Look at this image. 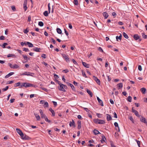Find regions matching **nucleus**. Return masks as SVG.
Wrapping results in <instances>:
<instances>
[{
    "mask_svg": "<svg viewBox=\"0 0 147 147\" xmlns=\"http://www.w3.org/2000/svg\"><path fill=\"white\" fill-rule=\"evenodd\" d=\"M94 122L96 124H103L105 123V121L103 120L98 119H94L93 120Z\"/></svg>",
    "mask_w": 147,
    "mask_h": 147,
    "instance_id": "obj_1",
    "label": "nucleus"
},
{
    "mask_svg": "<svg viewBox=\"0 0 147 147\" xmlns=\"http://www.w3.org/2000/svg\"><path fill=\"white\" fill-rule=\"evenodd\" d=\"M67 86L66 85H64L62 84H59V90L63 92H65V90L64 88L66 89Z\"/></svg>",
    "mask_w": 147,
    "mask_h": 147,
    "instance_id": "obj_2",
    "label": "nucleus"
},
{
    "mask_svg": "<svg viewBox=\"0 0 147 147\" xmlns=\"http://www.w3.org/2000/svg\"><path fill=\"white\" fill-rule=\"evenodd\" d=\"M34 75L33 73L27 71L24 72L22 74V75H26L28 76H33Z\"/></svg>",
    "mask_w": 147,
    "mask_h": 147,
    "instance_id": "obj_3",
    "label": "nucleus"
},
{
    "mask_svg": "<svg viewBox=\"0 0 147 147\" xmlns=\"http://www.w3.org/2000/svg\"><path fill=\"white\" fill-rule=\"evenodd\" d=\"M62 55L63 57L65 59L66 62H68L69 61V58L68 57V55L65 54H62Z\"/></svg>",
    "mask_w": 147,
    "mask_h": 147,
    "instance_id": "obj_4",
    "label": "nucleus"
},
{
    "mask_svg": "<svg viewBox=\"0 0 147 147\" xmlns=\"http://www.w3.org/2000/svg\"><path fill=\"white\" fill-rule=\"evenodd\" d=\"M16 131L17 132L19 135L22 137H23L24 136V134L22 131L19 129H16Z\"/></svg>",
    "mask_w": 147,
    "mask_h": 147,
    "instance_id": "obj_5",
    "label": "nucleus"
},
{
    "mask_svg": "<svg viewBox=\"0 0 147 147\" xmlns=\"http://www.w3.org/2000/svg\"><path fill=\"white\" fill-rule=\"evenodd\" d=\"M140 120L141 122L146 123L147 122L146 119L143 117L140 116Z\"/></svg>",
    "mask_w": 147,
    "mask_h": 147,
    "instance_id": "obj_6",
    "label": "nucleus"
},
{
    "mask_svg": "<svg viewBox=\"0 0 147 147\" xmlns=\"http://www.w3.org/2000/svg\"><path fill=\"white\" fill-rule=\"evenodd\" d=\"M27 0H25L23 4V8L25 11H26L27 9Z\"/></svg>",
    "mask_w": 147,
    "mask_h": 147,
    "instance_id": "obj_7",
    "label": "nucleus"
},
{
    "mask_svg": "<svg viewBox=\"0 0 147 147\" xmlns=\"http://www.w3.org/2000/svg\"><path fill=\"white\" fill-rule=\"evenodd\" d=\"M132 112L134 113L136 116L139 117H140V115L138 114V112L136 110L134 109L133 108H132Z\"/></svg>",
    "mask_w": 147,
    "mask_h": 147,
    "instance_id": "obj_8",
    "label": "nucleus"
},
{
    "mask_svg": "<svg viewBox=\"0 0 147 147\" xmlns=\"http://www.w3.org/2000/svg\"><path fill=\"white\" fill-rule=\"evenodd\" d=\"M93 79L97 82V83L98 85H100V81L99 79H98L97 77L94 76L93 77Z\"/></svg>",
    "mask_w": 147,
    "mask_h": 147,
    "instance_id": "obj_9",
    "label": "nucleus"
},
{
    "mask_svg": "<svg viewBox=\"0 0 147 147\" xmlns=\"http://www.w3.org/2000/svg\"><path fill=\"white\" fill-rule=\"evenodd\" d=\"M24 87H25V88L30 87L33 86L32 84L27 82L24 83Z\"/></svg>",
    "mask_w": 147,
    "mask_h": 147,
    "instance_id": "obj_10",
    "label": "nucleus"
},
{
    "mask_svg": "<svg viewBox=\"0 0 147 147\" xmlns=\"http://www.w3.org/2000/svg\"><path fill=\"white\" fill-rule=\"evenodd\" d=\"M97 99L99 104L102 106H103V102L98 97H97Z\"/></svg>",
    "mask_w": 147,
    "mask_h": 147,
    "instance_id": "obj_11",
    "label": "nucleus"
},
{
    "mask_svg": "<svg viewBox=\"0 0 147 147\" xmlns=\"http://www.w3.org/2000/svg\"><path fill=\"white\" fill-rule=\"evenodd\" d=\"M39 111L40 113L41 116L42 118H44L46 117V116L43 114L42 111L41 109H40L39 110Z\"/></svg>",
    "mask_w": 147,
    "mask_h": 147,
    "instance_id": "obj_12",
    "label": "nucleus"
},
{
    "mask_svg": "<svg viewBox=\"0 0 147 147\" xmlns=\"http://www.w3.org/2000/svg\"><path fill=\"white\" fill-rule=\"evenodd\" d=\"M114 125L115 127H117L118 128V130L117 129V128L116 129V130H117L119 132L120 131V129L119 127L118 123L117 122H115L114 123Z\"/></svg>",
    "mask_w": 147,
    "mask_h": 147,
    "instance_id": "obj_13",
    "label": "nucleus"
},
{
    "mask_svg": "<svg viewBox=\"0 0 147 147\" xmlns=\"http://www.w3.org/2000/svg\"><path fill=\"white\" fill-rule=\"evenodd\" d=\"M106 116L107 120L108 121H109L112 120V118L109 115L107 114H106Z\"/></svg>",
    "mask_w": 147,
    "mask_h": 147,
    "instance_id": "obj_14",
    "label": "nucleus"
},
{
    "mask_svg": "<svg viewBox=\"0 0 147 147\" xmlns=\"http://www.w3.org/2000/svg\"><path fill=\"white\" fill-rule=\"evenodd\" d=\"M14 73L13 72H11L9 73L7 75L5 76V78H7L9 77L10 76L13 75Z\"/></svg>",
    "mask_w": 147,
    "mask_h": 147,
    "instance_id": "obj_15",
    "label": "nucleus"
},
{
    "mask_svg": "<svg viewBox=\"0 0 147 147\" xmlns=\"http://www.w3.org/2000/svg\"><path fill=\"white\" fill-rule=\"evenodd\" d=\"M67 84L68 86H69L71 87L72 90H75V89L74 87L72 84L69 83H67Z\"/></svg>",
    "mask_w": 147,
    "mask_h": 147,
    "instance_id": "obj_16",
    "label": "nucleus"
},
{
    "mask_svg": "<svg viewBox=\"0 0 147 147\" xmlns=\"http://www.w3.org/2000/svg\"><path fill=\"white\" fill-rule=\"evenodd\" d=\"M82 64L86 68H89L90 67L89 65L85 62H82Z\"/></svg>",
    "mask_w": 147,
    "mask_h": 147,
    "instance_id": "obj_17",
    "label": "nucleus"
},
{
    "mask_svg": "<svg viewBox=\"0 0 147 147\" xmlns=\"http://www.w3.org/2000/svg\"><path fill=\"white\" fill-rule=\"evenodd\" d=\"M78 129H80L81 128V122L80 120H79L78 121Z\"/></svg>",
    "mask_w": 147,
    "mask_h": 147,
    "instance_id": "obj_18",
    "label": "nucleus"
},
{
    "mask_svg": "<svg viewBox=\"0 0 147 147\" xmlns=\"http://www.w3.org/2000/svg\"><path fill=\"white\" fill-rule=\"evenodd\" d=\"M49 110L52 113V116H55V113L54 111L51 108H49Z\"/></svg>",
    "mask_w": 147,
    "mask_h": 147,
    "instance_id": "obj_19",
    "label": "nucleus"
},
{
    "mask_svg": "<svg viewBox=\"0 0 147 147\" xmlns=\"http://www.w3.org/2000/svg\"><path fill=\"white\" fill-rule=\"evenodd\" d=\"M74 124L75 123L74 121V120L73 119H72V121H70L69 122V126L70 127H71L72 126H75Z\"/></svg>",
    "mask_w": 147,
    "mask_h": 147,
    "instance_id": "obj_20",
    "label": "nucleus"
},
{
    "mask_svg": "<svg viewBox=\"0 0 147 147\" xmlns=\"http://www.w3.org/2000/svg\"><path fill=\"white\" fill-rule=\"evenodd\" d=\"M117 86L118 87V89H119L121 88H122L123 87V85L122 83H121L117 84Z\"/></svg>",
    "mask_w": 147,
    "mask_h": 147,
    "instance_id": "obj_21",
    "label": "nucleus"
},
{
    "mask_svg": "<svg viewBox=\"0 0 147 147\" xmlns=\"http://www.w3.org/2000/svg\"><path fill=\"white\" fill-rule=\"evenodd\" d=\"M103 15L105 17V19H107L109 15L106 12H104L103 13Z\"/></svg>",
    "mask_w": 147,
    "mask_h": 147,
    "instance_id": "obj_22",
    "label": "nucleus"
},
{
    "mask_svg": "<svg viewBox=\"0 0 147 147\" xmlns=\"http://www.w3.org/2000/svg\"><path fill=\"white\" fill-rule=\"evenodd\" d=\"M140 90L143 94H144L146 92V89L144 88H143L140 89Z\"/></svg>",
    "mask_w": 147,
    "mask_h": 147,
    "instance_id": "obj_23",
    "label": "nucleus"
},
{
    "mask_svg": "<svg viewBox=\"0 0 147 147\" xmlns=\"http://www.w3.org/2000/svg\"><path fill=\"white\" fill-rule=\"evenodd\" d=\"M93 132L94 134L96 135L100 134V133L98 130L96 129H94V130Z\"/></svg>",
    "mask_w": 147,
    "mask_h": 147,
    "instance_id": "obj_24",
    "label": "nucleus"
},
{
    "mask_svg": "<svg viewBox=\"0 0 147 147\" xmlns=\"http://www.w3.org/2000/svg\"><path fill=\"white\" fill-rule=\"evenodd\" d=\"M102 139L100 140V142L101 143H103L105 142V140H106V139L104 136H102Z\"/></svg>",
    "mask_w": 147,
    "mask_h": 147,
    "instance_id": "obj_25",
    "label": "nucleus"
},
{
    "mask_svg": "<svg viewBox=\"0 0 147 147\" xmlns=\"http://www.w3.org/2000/svg\"><path fill=\"white\" fill-rule=\"evenodd\" d=\"M134 38L135 40H137L139 38V36L137 34H135L134 36Z\"/></svg>",
    "mask_w": 147,
    "mask_h": 147,
    "instance_id": "obj_26",
    "label": "nucleus"
},
{
    "mask_svg": "<svg viewBox=\"0 0 147 147\" xmlns=\"http://www.w3.org/2000/svg\"><path fill=\"white\" fill-rule=\"evenodd\" d=\"M16 57V56L14 54H9L7 55V57Z\"/></svg>",
    "mask_w": 147,
    "mask_h": 147,
    "instance_id": "obj_27",
    "label": "nucleus"
},
{
    "mask_svg": "<svg viewBox=\"0 0 147 147\" xmlns=\"http://www.w3.org/2000/svg\"><path fill=\"white\" fill-rule=\"evenodd\" d=\"M87 92L90 95V96L92 97V92L88 90H87Z\"/></svg>",
    "mask_w": 147,
    "mask_h": 147,
    "instance_id": "obj_28",
    "label": "nucleus"
},
{
    "mask_svg": "<svg viewBox=\"0 0 147 147\" xmlns=\"http://www.w3.org/2000/svg\"><path fill=\"white\" fill-rule=\"evenodd\" d=\"M43 106L45 108L48 107L49 106L48 103L47 102H45Z\"/></svg>",
    "mask_w": 147,
    "mask_h": 147,
    "instance_id": "obj_29",
    "label": "nucleus"
},
{
    "mask_svg": "<svg viewBox=\"0 0 147 147\" xmlns=\"http://www.w3.org/2000/svg\"><path fill=\"white\" fill-rule=\"evenodd\" d=\"M13 69L20 68V66L16 64H15L13 65Z\"/></svg>",
    "mask_w": 147,
    "mask_h": 147,
    "instance_id": "obj_30",
    "label": "nucleus"
},
{
    "mask_svg": "<svg viewBox=\"0 0 147 147\" xmlns=\"http://www.w3.org/2000/svg\"><path fill=\"white\" fill-rule=\"evenodd\" d=\"M27 44L28 45L29 47H33V45L32 43L28 42H27Z\"/></svg>",
    "mask_w": 147,
    "mask_h": 147,
    "instance_id": "obj_31",
    "label": "nucleus"
},
{
    "mask_svg": "<svg viewBox=\"0 0 147 147\" xmlns=\"http://www.w3.org/2000/svg\"><path fill=\"white\" fill-rule=\"evenodd\" d=\"M57 32L59 34H61L62 33L61 30L59 28H57Z\"/></svg>",
    "mask_w": 147,
    "mask_h": 147,
    "instance_id": "obj_32",
    "label": "nucleus"
},
{
    "mask_svg": "<svg viewBox=\"0 0 147 147\" xmlns=\"http://www.w3.org/2000/svg\"><path fill=\"white\" fill-rule=\"evenodd\" d=\"M142 36L143 38L144 39L147 38V35L145 34V33H142Z\"/></svg>",
    "mask_w": 147,
    "mask_h": 147,
    "instance_id": "obj_33",
    "label": "nucleus"
},
{
    "mask_svg": "<svg viewBox=\"0 0 147 147\" xmlns=\"http://www.w3.org/2000/svg\"><path fill=\"white\" fill-rule=\"evenodd\" d=\"M38 25L40 26H43L44 24L42 22H39L38 23Z\"/></svg>",
    "mask_w": 147,
    "mask_h": 147,
    "instance_id": "obj_34",
    "label": "nucleus"
},
{
    "mask_svg": "<svg viewBox=\"0 0 147 147\" xmlns=\"http://www.w3.org/2000/svg\"><path fill=\"white\" fill-rule=\"evenodd\" d=\"M122 37L121 35V34L119 36H116V39L117 41H118V39H119L120 40L121 39Z\"/></svg>",
    "mask_w": 147,
    "mask_h": 147,
    "instance_id": "obj_35",
    "label": "nucleus"
},
{
    "mask_svg": "<svg viewBox=\"0 0 147 147\" xmlns=\"http://www.w3.org/2000/svg\"><path fill=\"white\" fill-rule=\"evenodd\" d=\"M123 35L124 37H125V38L127 39L128 38V35H127V34L125 33V32H123Z\"/></svg>",
    "mask_w": 147,
    "mask_h": 147,
    "instance_id": "obj_36",
    "label": "nucleus"
},
{
    "mask_svg": "<svg viewBox=\"0 0 147 147\" xmlns=\"http://www.w3.org/2000/svg\"><path fill=\"white\" fill-rule=\"evenodd\" d=\"M44 15L45 16H48V12L47 11H45L43 13Z\"/></svg>",
    "mask_w": 147,
    "mask_h": 147,
    "instance_id": "obj_37",
    "label": "nucleus"
},
{
    "mask_svg": "<svg viewBox=\"0 0 147 147\" xmlns=\"http://www.w3.org/2000/svg\"><path fill=\"white\" fill-rule=\"evenodd\" d=\"M21 84V83L20 82H18L15 84V87L20 86Z\"/></svg>",
    "mask_w": 147,
    "mask_h": 147,
    "instance_id": "obj_38",
    "label": "nucleus"
},
{
    "mask_svg": "<svg viewBox=\"0 0 147 147\" xmlns=\"http://www.w3.org/2000/svg\"><path fill=\"white\" fill-rule=\"evenodd\" d=\"M82 75L84 77H85L86 78H87V76H86L85 72H84L83 70L82 71Z\"/></svg>",
    "mask_w": 147,
    "mask_h": 147,
    "instance_id": "obj_39",
    "label": "nucleus"
},
{
    "mask_svg": "<svg viewBox=\"0 0 147 147\" xmlns=\"http://www.w3.org/2000/svg\"><path fill=\"white\" fill-rule=\"evenodd\" d=\"M131 97L130 96H129L127 98V100L129 102H131Z\"/></svg>",
    "mask_w": 147,
    "mask_h": 147,
    "instance_id": "obj_40",
    "label": "nucleus"
},
{
    "mask_svg": "<svg viewBox=\"0 0 147 147\" xmlns=\"http://www.w3.org/2000/svg\"><path fill=\"white\" fill-rule=\"evenodd\" d=\"M44 119H45V121H46L47 122H49V123L51 121L48 119V118H47V117H46L44 118Z\"/></svg>",
    "mask_w": 147,
    "mask_h": 147,
    "instance_id": "obj_41",
    "label": "nucleus"
},
{
    "mask_svg": "<svg viewBox=\"0 0 147 147\" xmlns=\"http://www.w3.org/2000/svg\"><path fill=\"white\" fill-rule=\"evenodd\" d=\"M74 4L76 5H78V2L77 0H74Z\"/></svg>",
    "mask_w": 147,
    "mask_h": 147,
    "instance_id": "obj_42",
    "label": "nucleus"
},
{
    "mask_svg": "<svg viewBox=\"0 0 147 147\" xmlns=\"http://www.w3.org/2000/svg\"><path fill=\"white\" fill-rule=\"evenodd\" d=\"M7 43H4L3 45L2 46V47L3 48H5V46L7 45Z\"/></svg>",
    "mask_w": 147,
    "mask_h": 147,
    "instance_id": "obj_43",
    "label": "nucleus"
},
{
    "mask_svg": "<svg viewBox=\"0 0 147 147\" xmlns=\"http://www.w3.org/2000/svg\"><path fill=\"white\" fill-rule=\"evenodd\" d=\"M129 119L133 123H134V121L132 117H130Z\"/></svg>",
    "mask_w": 147,
    "mask_h": 147,
    "instance_id": "obj_44",
    "label": "nucleus"
},
{
    "mask_svg": "<svg viewBox=\"0 0 147 147\" xmlns=\"http://www.w3.org/2000/svg\"><path fill=\"white\" fill-rule=\"evenodd\" d=\"M23 50L25 52H29V50L28 48H24Z\"/></svg>",
    "mask_w": 147,
    "mask_h": 147,
    "instance_id": "obj_45",
    "label": "nucleus"
},
{
    "mask_svg": "<svg viewBox=\"0 0 147 147\" xmlns=\"http://www.w3.org/2000/svg\"><path fill=\"white\" fill-rule=\"evenodd\" d=\"M9 87L8 86H6L5 88H4L3 89V91H6L8 89Z\"/></svg>",
    "mask_w": 147,
    "mask_h": 147,
    "instance_id": "obj_46",
    "label": "nucleus"
},
{
    "mask_svg": "<svg viewBox=\"0 0 147 147\" xmlns=\"http://www.w3.org/2000/svg\"><path fill=\"white\" fill-rule=\"evenodd\" d=\"M8 65L11 68L13 69V65L11 63H9Z\"/></svg>",
    "mask_w": 147,
    "mask_h": 147,
    "instance_id": "obj_47",
    "label": "nucleus"
},
{
    "mask_svg": "<svg viewBox=\"0 0 147 147\" xmlns=\"http://www.w3.org/2000/svg\"><path fill=\"white\" fill-rule=\"evenodd\" d=\"M23 87H24V83H22L20 85L19 88H21Z\"/></svg>",
    "mask_w": 147,
    "mask_h": 147,
    "instance_id": "obj_48",
    "label": "nucleus"
},
{
    "mask_svg": "<svg viewBox=\"0 0 147 147\" xmlns=\"http://www.w3.org/2000/svg\"><path fill=\"white\" fill-rule=\"evenodd\" d=\"M138 69L140 71L142 70V67L140 65H139L138 66Z\"/></svg>",
    "mask_w": 147,
    "mask_h": 147,
    "instance_id": "obj_49",
    "label": "nucleus"
},
{
    "mask_svg": "<svg viewBox=\"0 0 147 147\" xmlns=\"http://www.w3.org/2000/svg\"><path fill=\"white\" fill-rule=\"evenodd\" d=\"M113 114L114 115V117L116 118H117V114L115 112H114V113Z\"/></svg>",
    "mask_w": 147,
    "mask_h": 147,
    "instance_id": "obj_50",
    "label": "nucleus"
},
{
    "mask_svg": "<svg viewBox=\"0 0 147 147\" xmlns=\"http://www.w3.org/2000/svg\"><path fill=\"white\" fill-rule=\"evenodd\" d=\"M5 37L3 36H0V40H4Z\"/></svg>",
    "mask_w": 147,
    "mask_h": 147,
    "instance_id": "obj_51",
    "label": "nucleus"
},
{
    "mask_svg": "<svg viewBox=\"0 0 147 147\" xmlns=\"http://www.w3.org/2000/svg\"><path fill=\"white\" fill-rule=\"evenodd\" d=\"M72 61L75 64H77V63L74 59H72Z\"/></svg>",
    "mask_w": 147,
    "mask_h": 147,
    "instance_id": "obj_52",
    "label": "nucleus"
},
{
    "mask_svg": "<svg viewBox=\"0 0 147 147\" xmlns=\"http://www.w3.org/2000/svg\"><path fill=\"white\" fill-rule=\"evenodd\" d=\"M23 58L25 60H27L28 59V57L26 55H23Z\"/></svg>",
    "mask_w": 147,
    "mask_h": 147,
    "instance_id": "obj_53",
    "label": "nucleus"
},
{
    "mask_svg": "<svg viewBox=\"0 0 147 147\" xmlns=\"http://www.w3.org/2000/svg\"><path fill=\"white\" fill-rule=\"evenodd\" d=\"M49 5H50V3H49V4L48 5V11H49V13H50V9H51Z\"/></svg>",
    "mask_w": 147,
    "mask_h": 147,
    "instance_id": "obj_54",
    "label": "nucleus"
},
{
    "mask_svg": "<svg viewBox=\"0 0 147 147\" xmlns=\"http://www.w3.org/2000/svg\"><path fill=\"white\" fill-rule=\"evenodd\" d=\"M136 141L137 142V143L139 147H140V141L138 140H136Z\"/></svg>",
    "mask_w": 147,
    "mask_h": 147,
    "instance_id": "obj_55",
    "label": "nucleus"
},
{
    "mask_svg": "<svg viewBox=\"0 0 147 147\" xmlns=\"http://www.w3.org/2000/svg\"><path fill=\"white\" fill-rule=\"evenodd\" d=\"M28 32V30H27V29L25 30L24 31V33L25 34H27Z\"/></svg>",
    "mask_w": 147,
    "mask_h": 147,
    "instance_id": "obj_56",
    "label": "nucleus"
},
{
    "mask_svg": "<svg viewBox=\"0 0 147 147\" xmlns=\"http://www.w3.org/2000/svg\"><path fill=\"white\" fill-rule=\"evenodd\" d=\"M52 102L53 103V105L55 106H56L57 105V104L56 102L54 101H53Z\"/></svg>",
    "mask_w": 147,
    "mask_h": 147,
    "instance_id": "obj_57",
    "label": "nucleus"
},
{
    "mask_svg": "<svg viewBox=\"0 0 147 147\" xmlns=\"http://www.w3.org/2000/svg\"><path fill=\"white\" fill-rule=\"evenodd\" d=\"M69 27L71 29H72V25L71 24H69Z\"/></svg>",
    "mask_w": 147,
    "mask_h": 147,
    "instance_id": "obj_58",
    "label": "nucleus"
},
{
    "mask_svg": "<svg viewBox=\"0 0 147 147\" xmlns=\"http://www.w3.org/2000/svg\"><path fill=\"white\" fill-rule=\"evenodd\" d=\"M12 10L13 11H15L16 10V8L14 6H12L11 7Z\"/></svg>",
    "mask_w": 147,
    "mask_h": 147,
    "instance_id": "obj_59",
    "label": "nucleus"
},
{
    "mask_svg": "<svg viewBox=\"0 0 147 147\" xmlns=\"http://www.w3.org/2000/svg\"><path fill=\"white\" fill-rule=\"evenodd\" d=\"M119 136V134L115 132V136L116 137H118Z\"/></svg>",
    "mask_w": 147,
    "mask_h": 147,
    "instance_id": "obj_60",
    "label": "nucleus"
},
{
    "mask_svg": "<svg viewBox=\"0 0 147 147\" xmlns=\"http://www.w3.org/2000/svg\"><path fill=\"white\" fill-rule=\"evenodd\" d=\"M51 40L54 44H55V43L56 42L53 38H51Z\"/></svg>",
    "mask_w": 147,
    "mask_h": 147,
    "instance_id": "obj_61",
    "label": "nucleus"
},
{
    "mask_svg": "<svg viewBox=\"0 0 147 147\" xmlns=\"http://www.w3.org/2000/svg\"><path fill=\"white\" fill-rule=\"evenodd\" d=\"M15 100V99L14 98L11 99L10 100V102L11 103H12L14 102Z\"/></svg>",
    "mask_w": 147,
    "mask_h": 147,
    "instance_id": "obj_62",
    "label": "nucleus"
},
{
    "mask_svg": "<svg viewBox=\"0 0 147 147\" xmlns=\"http://www.w3.org/2000/svg\"><path fill=\"white\" fill-rule=\"evenodd\" d=\"M111 147H116L112 142L111 143Z\"/></svg>",
    "mask_w": 147,
    "mask_h": 147,
    "instance_id": "obj_63",
    "label": "nucleus"
},
{
    "mask_svg": "<svg viewBox=\"0 0 147 147\" xmlns=\"http://www.w3.org/2000/svg\"><path fill=\"white\" fill-rule=\"evenodd\" d=\"M98 50L99 51H100L101 52H103V51L102 49L100 47H99L98 48Z\"/></svg>",
    "mask_w": 147,
    "mask_h": 147,
    "instance_id": "obj_64",
    "label": "nucleus"
}]
</instances>
